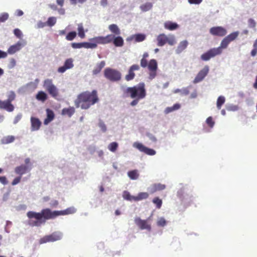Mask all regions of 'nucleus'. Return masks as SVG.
<instances>
[{
  "instance_id": "62",
  "label": "nucleus",
  "mask_w": 257,
  "mask_h": 257,
  "mask_svg": "<svg viewBox=\"0 0 257 257\" xmlns=\"http://www.w3.org/2000/svg\"><path fill=\"white\" fill-rule=\"evenodd\" d=\"M51 206L56 207L58 205V201L57 200H53L51 202Z\"/></svg>"
},
{
  "instance_id": "10",
  "label": "nucleus",
  "mask_w": 257,
  "mask_h": 257,
  "mask_svg": "<svg viewBox=\"0 0 257 257\" xmlns=\"http://www.w3.org/2000/svg\"><path fill=\"white\" fill-rule=\"evenodd\" d=\"M147 67L150 71L149 78L152 79L157 75V70L158 69L157 61L155 59H151L148 63Z\"/></svg>"
},
{
  "instance_id": "25",
  "label": "nucleus",
  "mask_w": 257,
  "mask_h": 257,
  "mask_svg": "<svg viewBox=\"0 0 257 257\" xmlns=\"http://www.w3.org/2000/svg\"><path fill=\"white\" fill-rule=\"evenodd\" d=\"M75 112V108L73 107H69L68 108H64L62 110L63 115H67L69 117H71Z\"/></svg>"
},
{
  "instance_id": "12",
  "label": "nucleus",
  "mask_w": 257,
  "mask_h": 257,
  "mask_svg": "<svg viewBox=\"0 0 257 257\" xmlns=\"http://www.w3.org/2000/svg\"><path fill=\"white\" fill-rule=\"evenodd\" d=\"M208 72L209 67L207 65L205 66L204 68L198 72L193 80V83L196 84L203 80L205 77L208 74Z\"/></svg>"
},
{
  "instance_id": "44",
  "label": "nucleus",
  "mask_w": 257,
  "mask_h": 257,
  "mask_svg": "<svg viewBox=\"0 0 257 257\" xmlns=\"http://www.w3.org/2000/svg\"><path fill=\"white\" fill-rule=\"evenodd\" d=\"M7 97V99L6 100L12 103V102L16 99V93L14 91H11L9 92Z\"/></svg>"
},
{
  "instance_id": "3",
  "label": "nucleus",
  "mask_w": 257,
  "mask_h": 257,
  "mask_svg": "<svg viewBox=\"0 0 257 257\" xmlns=\"http://www.w3.org/2000/svg\"><path fill=\"white\" fill-rule=\"evenodd\" d=\"M123 94L126 97L131 98L144 99L147 95L145 84L140 82L133 87H128L123 90Z\"/></svg>"
},
{
  "instance_id": "53",
  "label": "nucleus",
  "mask_w": 257,
  "mask_h": 257,
  "mask_svg": "<svg viewBox=\"0 0 257 257\" xmlns=\"http://www.w3.org/2000/svg\"><path fill=\"white\" fill-rule=\"evenodd\" d=\"M16 61L15 59L14 58H11L10 60L9 68H13L16 66Z\"/></svg>"
},
{
  "instance_id": "6",
  "label": "nucleus",
  "mask_w": 257,
  "mask_h": 257,
  "mask_svg": "<svg viewBox=\"0 0 257 257\" xmlns=\"http://www.w3.org/2000/svg\"><path fill=\"white\" fill-rule=\"evenodd\" d=\"M43 87L52 97L56 99L59 96V89L53 84L52 79H47L45 80Z\"/></svg>"
},
{
  "instance_id": "64",
  "label": "nucleus",
  "mask_w": 257,
  "mask_h": 257,
  "mask_svg": "<svg viewBox=\"0 0 257 257\" xmlns=\"http://www.w3.org/2000/svg\"><path fill=\"white\" fill-rule=\"evenodd\" d=\"M58 11L59 14L61 15H63L65 13V9L63 8H61V9H59L58 10Z\"/></svg>"
},
{
  "instance_id": "61",
  "label": "nucleus",
  "mask_w": 257,
  "mask_h": 257,
  "mask_svg": "<svg viewBox=\"0 0 257 257\" xmlns=\"http://www.w3.org/2000/svg\"><path fill=\"white\" fill-rule=\"evenodd\" d=\"M257 54V48H253L250 52V55L252 57H254Z\"/></svg>"
},
{
  "instance_id": "32",
  "label": "nucleus",
  "mask_w": 257,
  "mask_h": 257,
  "mask_svg": "<svg viewBox=\"0 0 257 257\" xmlns=\"http://www.w3.org/2000/svg\"><path fill=\"white\" fill-rule=\"evenodd\" d=\"M122 197L125 200L130 201H135L136 196L131 195L130 192L127 191H123Z\"/></svg>"
},
{
  "instance_id": "22",
  "label": "nucleus",
  "mask_w": 257,
  "mask_h": 257,
  "mask_svg": "<svg viewBox=\"0 0 257 257\" xmlns=\"http://www.w3.org/2000/svg\"><path fill=\"white\" fill-rule=\"evenodd\" d=\"M105 62L104 61H102L100 62L97 63L92 71V74L93 75H96L99 73L102 69L105 66Z\"/></svg>"
},
{
  "instance_id": "19",
  "label": "nucleus",
  "mask_w": 257,
  "mask_h": 257,
  "mask_svg": "<svg viewBox=\"0 0 257 257\" xmlns=\"http://www.w3.org/2000/svg\"><path fill=\"white\" fill-rule=\"evenodd\" d=\"M165 188V185L161 183H155L151 185V186L149 188V190L150 193L153 194L158 191L163 190Z\"/></svg>"
},
{
  "instance_id": "27",
  "label": "nucleus",
  "mask_w": 257,
  "mask_h": 257,
  "mask_svg": "<svg viewBox=\"0 0 257 257\" xmlns=\"http://www.w3.org/2000/svg\"><path fill=\"white\" fill-rule=\"evenodd\" d=\"M15 140V137L13 136H8L3 137L1 140V143L3 145L8 144L13 142Z\"/></svg>"
},
{
  "instance_id": "55",
  "label": "nucleus",
  "mask_w": 257,
  "mask_h": 257,
  "mask_svg": "<svg viewBox=\"0 0 257 257\" xmlns=\"http://www.w3.org/2000/svg\"><path fill=\"white\" fill-rule=\"evenodd\" d=\"M21 178L22 177L20 176L15 178L12 181V185L14 186L18 184L19 183H20L21 180Z\"/></svg>"
},
{
  "instance_id": "29",
  "label": "nucleus",
  "mask_w": 257,
  "mask_h": 257,
  "mask_svg": "<svg viewBox=\"0 0 257 257\" xmlns=\"http://www.w3.org/2000/svg\"><path fill=\"white\" fill-rule=\"evenodd\" d=\"M113 43L116 47H121L123 45L124 41L122 38L120 36H117L116 37H114Z\"/></svg>"
},
{
  "instance_id": "51",
  "label": "nucleus",
  "mask_w": 257,
  "mask_h": 257,
  "mask_svg": "<svg viewBox=\"0 0 257 257\" xmlns=\"http://www.w3.org/2000/svg\"><path fill=\"white\" fill-rule=\"evenodd\" d=\"M248 25L250 28H254L256 26V22L253 19L250 18L248 20Z\"/></svg>"
},
{
  "instance_id": "24",
  "label": "nucleus",
  "mask_w": 257,
  "mask_h": 257,
  "mask_svg": "<svg viewBox=\"0 0 257 257\" xmlns=\"http://www.w3.org/2000/svg\"><path fill=\"white\" fill-rule=\"evenodd\" d=\"M36 98L38 100L44 102L48 99V95L44 91H40L36 94Z\"/></svg>"
},
{
  "instance_id": "48",
  "label": "nucleus",
  "mask_w": 257,
  "mask_h": 257,
  "mask_svg": "<svg viewBox=\"0 0 257 257\" xmlns=\"http://www.w3.org/2000/svg\"><path fill=\"white\" fill-rule=\"evenodd\" d=\"M105 43L108 44L110 43L113 41V39H114V36L111 34L107 35V36L104 37Z\"/></svg>"
},
{
  "instance_id": "23",
  "label": "nucleus",
  "mask_w": 257,
  "mask_h": 257,
  "mask_svg": "<svg viewBox=\"0 0 257 257\" xmlns=\"http://www.w3.org/2000/svg\"><path fill=\"white\" fill-rule=\"evenodd\" d=\"M164 27L167 30L173 31L177 29L179 27V26L176 23H173L171 21H167L165 23Z\"/></svg>"
},
{
  "instance_id": "11",
  "label": "nucleus",
  "mask_w": 257,
  "mask_h": 257,
  "mask_svg": "<svg viewBox=\"0 0 257 257\" xmlns=\"http://www.w3.org/2000/svg\"><path fill=\"white\" fill-rule=\"evenodd\" d=\"M210 33L213 36L223 37L227 34L226 30L222 27H213L210 29Z\"/></svg>"
},
{
  "instance_id": "58",
  "label": "nucleus",
  "mask_w": 257,
  "mask_h": 257,
  "mask_svg": "<svg viewBox=\"0 0 257 257\" xmlns=\"http://www.w3.org/2000/svg\"><path fill=\"white\" fill-rule=\"evenodd\" d=\"M134 100L131 102L130 104L132 106H135L137 104H138L139 101L140 100H141L142 99H138V98H133Z\"/></svg>"
},
{
  "instance_id": "59",
  "label": "nucleus",
  "mask_w": 257,
  "mask_h": 257,
  "mask_svg": "<svg viewBox=\"0 0 257 257\" xmlns=\"http://www.w3.org/2000/svg\"><path fill=\"white\" fill-rule=\"evenodd\" d=\"M202 2V0H188L190 4H199Z\"/></svg>"
},
{
  "instance_id": "13",
  "label": "nucleus",
  "mask_w": 257,
  "mask_h": 257,
  "mask_svg": "<svg viewBox=\"0 0 257 257\" xmlns=\"http://www.w3.org/2000/svg\"><path fill=\"white\" fill-rule=\"evenodd\" d=\"M135 222L141 229H147L149 231L151 229V226L147 220H142L139 217H137L135 219Z\"/></svg>"
},
{
  "instance_id": "9",
  "label": "nucleus",
  "mask_w": 257,
  "mask_h": 257,
  "mask_svg": "<svg viewBox=\"0 0 257 257\" xmlns=\"http://www.w3.org/2000/svg\"><path fill=\"white\" fill-rule=\"evenodd\" d=\"M133 147L148 155L153 156L156 153L154 150L147 148L139 142H135L133 144Z\"/></svg>"
},
{
  "instance_id": "63",
  "label": "nucleus",
  "mask_w": 257,
  "mask_h": 257,
  "mask_svg": "<svg viewBox=\"0 0 257 257\" xmlns=\"http://www.w3.org/2000/svg\"><path fill=\"white\" fill-rule=\"evenodd\" d=\"M46 25H47L46 23H43V22H39L38 23V28H43L44 27H45Z\"/></svg>"
},
{
  "instance_id": "33",
  "label": "nucleus",
  "mask_w": 257,
  "mask_h": 257,
  "mask_svg": "<svg viewBox=\"0 0 257 257\" xmlns=\"http://www.w3.org/2000/svg\"><path fill=\"white\" fill-rule=\"evenodd\" d=\"M181 105L179 103H176L174 104L173 106L167 107L165 110V113L168 114L174 110L179 109Z\"/></svg>"
},
{
  "instance_id": "30",
  "label": "nucleus",
  "mask_w": 257,
  "mask_h": 257,
  "mask_svg": "<svg viewBox=\"0 0 257 257\" xmlns=\"http://www.w3.org/2000/svg\"><path fill=\"white\" fill-rule=\"evenodd\" d=\"M149 54L147 52H145L143 54V58L141 60V66L143 68H146L147 67L148 64V61L147 58L149 57Z\"/></svg>"
},
{
  "instance_id": "21",
  "label": "nucleus",
  "mask_w": 257,
  "mask_h": 257,
  "mask_svg": "<svg viewBox=\"0 0 257 257\" xmlns=\"http://www.w3.org/2000/svg\"><path fill=\"white\" fill-rule=\"evenodd\" d=\"M47 117L44 119V123L45 125L48 124L54 118V113L53 111L49 108L46 109Z\"/></svg>"
},
{
  "instance_id": "40",
  "label": "nucleus",
  "mask_w": 257,
  "mask_h": 257,
  "mask_svg": "<svg viewBox=\"0 0 257 257\" xmlns=\"http://www.w3.org/2000/svg\"><path fill=\"white\" fill-rule=\"evenodd\" d=\"M152 202L154 204H155L156 206V207L158 209H160L162 205V200L160 199L158 197H155L153 200Z\"/></svg>"
},
{
  "instance_id": "14",
  "label": "nucleus",
  "mask_w": 257,
  "mask_h": 257,
  "mask_svg": "<svg viewBox=\"0 0 257 257\" xmlns=\"http://www.w3.org/2000/svg\"><path fill=\"white\" fill-rule=\"evenodd\" d=\"M140 67L138 64H134L131 66L128 70V74L125 76V79L127 81H131L133 80L135 77V71L140 70Z\"/></svg>"
},
{
  "instance_id": "38",
  "label": "nucleus",
  "mask_w": 257,
  "mask_h": 257,
  "mask_svg": "<svg viewBox=\"0 0 257 257\" xmlns=\"http://www.w3.org/2000/svg\"><path fill=\"white\" fill-rule=\"evenodd\" d=\"M225 97L223 96H220L218 97L217 100L216 105L218 109H220L221 107V106L225 102Z\"/></svg>"
},
{
  "instance_id": "20",
  "label": "nucleus",
  "mask_w": 257,
  "mask_h": 257,
  "mask_svg": "<svg viewBox=\"0 0 257 257\" xmlns=\"http://www.w3.org/2000/svg\"><path fill=\"white\" fill-rule=\"evenodd\" d=\"M21 48L22 43L20 42H18L16 44L12 45L9 48L7 53L11 55L14 54L20 50Z\"/></svg>"
},
{
  "instance_id": "39",
  "label": "nucleus",
  "mask_w": 257,
  "mask_h": 257,
  "mask_svg": "<svg viewBox=\"0 0 257 257\" xmlns=\"http://www.w3.org/2000/svg\"><path fill=\"white\" fill-rule=\"evenodd\" d=\"M96 47H97V45L96 44V43H94V42H93V43L82 42V48L83 47V48H87V49H88V48L93 49V48H96Z\"/></svg>"
},
{
  "instance_id": "56",
  "label": "nucleus",
  "mask_w": 257,
  "mask_h": 257,
  "mask_svg": "<svg viewBox=\"0 0 257 257\" xmlns=\"http://www.w3.org/2000/svg\"><path fill=\"white\" fill-rule=\"evenodd\" d=\"M0 182L3 185H6L8 182L5 176H0Z\"/></svg>"
},
{
  "instance_id": "49",
  "label": "nucleus",
  "mask_w": 257,
  "mask_h": 257,
  "mask_svg": "<svg viewBox=\"0 0 257 257\" xmlns=\"http://www.w3.org/2000/svg\"><path fill=\"white\" fill-rule=\"evenodd\" d=\"M206 122L207 124H208V125L211 128L213 127L214 123H215V122H214V120H213V118L211 116L208 117L206 119Z\"/></svg>"
},
{
  "instance_id": "41",
  "label": "nucleus",
  "mask_w": 257,
  "mask_h": 257,
  "mask_svg": "<svg viewBox=\"0 0 257 257\" xmlns=\"http://www.w3.org/2000/svg\"><path fill=\"white\" fill-rule=\"evenodd\" d=\"M56 23V18L54 17H51L48 19L46 24L49 27H52Z\"/></svg>"
},
{
  "instance_id": "34",
  "label": "nucleus",
  "mask_w": 257,
  "mask_h": 257,
  "mask_svg": "<svg viewBox=\"0 0 257 257\" xmlns=\"http://www.w3.org/2000/svg\"><path fill=\"white\" fill-rule=\"evenodd\" d=\"M92 41L97 45V44H105L104 36L95 37L92 39Z\"/></svg>"
},
{
  "instance_id": "45",
  "label": "nucleus",
  "mask_w": 257,
  "mask_h": 257,
  "mask_svg": "<svg viewBox=\"0 0 257 257\" xmlns=\"http://www.w3.org/2000/svg\"><path fill=\"white\" fill-rule=\"evenodd\" d=\"M78 32L79 36L83 38L85 37V33L84 31L83 27L82 24H79L78 27Z\"/></svg>"
},
{
  "instance_id": "31",
  "label": "nucleus",
  "mask_w": 257,
  "mask_h": 257,
  "mask_svg": "<svg viewBox=\"0 0 257 257\" xmlns=\"http://www.w3.org/2000/svg\"><path fill=\"white\" fill-rule=\"evenodd\" d=\"M149 194L147 192H140L137 196H136L135 202L146 199L149 197Z\"/></svg>"
},
{
  "instance_id": "57",
  "label": "nucleus",
  "mask_w": 257,
  "mask_h": 257,
  "mask_svg": "<svg viewBox=\"0 0 257 257\" xmlns=\"http://www.w3.org/2000/svg\"><path fill=\"white\" fill-rule=\"evenodd\" d=\"M22 114H18L15 118L14 119V124H16L22 118Z\"/></svg>"
},
{
  "instance_id": "5",
  "label": "nucleus",
  "mask_w": 257,
  "mask_h": 257,
  "mask_svg": "<svg viewBox=\"0 0 257 257\" xmlns=\"http://www.w3.org/2000/svg\"><path fill=\"white\" fill-rule=\"evenodd\" d=\"M104 76L107 80L112 82L118 81L121 78V74L120 71L109 67L105 69Z\"/></svg>"
},
{
  "instance_id": "46",
  "label": "nucleus",
  "mask_w": 257,
  "mask_h": 257,
  "mask_svg": "<svg viewBox=\"0 0 257 257\" xmlns=\"http://www.w3.org/2000/svg\"><path fill=\"white\" fill-rule=\"evenodd\" d=\"M76 36V33L74 31L69 32L66 37V39L68 41L73 40Z\"/></svg>"
},
{
  "instance_id": "28",
  "label": "nucleus",
  "mask_w": 257,
  "mask_h": 257,
  "mask_svg": "<svg viewBox=\"0 0 257 257\" xmlns=\"http://www.w3.org/2000/svg\"><path fill=\"white\" fill-rule=\"evenodd\" d=\"M109 30L115 35H119L120 34V31L116 24H111L108 26Z\"/></svg>"
},
{
  "instance_id": "18",
  "label": "nucleus",
  "mask_w": 257,
  "mask_h": 257,
  "mask_svg": "<svg viewBox=\"0 0 257 257\" xmlns=\"http://www.w3.org/2000/svg\"><path fill=\"white\" fill-rule=\"evenodd\" d=\"M30 170L29 167L25 165H21L19 166L16 167L15 169V172L16 174L21 176L26 174Z\"/></svg>"
},
{
  "instance_id": "52",
  "label": "nucleus",
  "mask_w": 257,
  "mask_h": 257,
  "mask_svg": "<svg viewBox=\"0 0 257 257\" xmlns=\"http://www.w3.org/2000/svg\"><path fill=\"white\" fill-rule=\"evenodd\" d=\"M14 33L18 38H21L22 37V33L19 29H15L14 31Z\"/></svg>"
},
{
  "instance_id": "2",
  "label": "nucleus",
  "mask_w": 257,
  "mask_h": 257,
  "mask_svg": "<svg viewBox=\"0 0 257 257\" xmlns=\"http://www.w3.org/2000/svg\"><path fill=\"white\" fill-rule=\"evenodd\" d=\"M99 100L97 90H93L92 91H85L79 93L75 100L74 103L77 108L87 109L98 102Z\"/></svg>"
},
{
  "instance_id": "37",
  "label": "nucleus",
  "mask_w": 257,
  "mask_h": 257,
  "mask_svg": "<svg viewBox=\"0 0 257 257\" xmlns=\"http://www.w3.org/2000/svg\"><path fill=\"white\" fill-rule=\"evenodd\" d=\"M118 147V144L116 142H112L110 143L108 146V150L112 152H115L116 150L117 149Z\"/></svg>"
},
{
  "instance_id": "43",
  "label": "nucleus",
  "mask_w": 257,
  "mask_h": 257,
  "mask_svg": "<svg viewBox=\"0 0 257 257\" xmlns=\"http://www.w3.org/2000/svg\"><path fill=\"white\" fill-rule=\"evenodd\" d=\"M135 41L138 42H142L146 39V36L143 34H138L134 36Z\"/></svg>"
},
{
  "instance_id": "17",
  "label": "nucleus",
  "mask_w": 257,
  "mask_h": 257,
  "mask_svg": "<svg viewBox=\"0 0 257 257\" xmlns=\"http://www.w3.org/2000/svg\"><path fill=\"white\" fill-rule=\"evenodd\" d=\"M31 130L32 131H38L39 130L42 124L39 119L34 117H31Z\"/></svg>"
},
{
  "instance_id": "8",
  "label": "nucleus",
  "mask_w": 257,
  "mask_h": 257,
  "mask_svg": "<svg viewBox=\"0 0 257 257\" xmlns=\"http://www.w3.org/2000/svg\"><path fill=\"white\" fill-rule=\"evenodd\" d=\"M62 238V233L60 232H54L52 234L45 235L39 240L40 244L48 242H54L59 240Z\"/></svg>"
},
{
  "instance_id": "15",
  "label": "nucleus",
  "mask_w": 257,
  "mask_h": 257,
  "mask_svg": "<svg viewBox=\"0 0 257 257\" xmlns=\"http://www.w3.org/2000/svg\"><path fill=\"white\" fill-rule=\"evenodd\" d=\"M0 109H4L8 112H12L15 109L14 105L7 100H2L0 99Z\"/></svg>"
},
{
  "instance_id": "4",
  "label": "nucleus",
  "mask_w": 257,
  "mask_h": 257,
  "mask_svg": "<svg viewBox=\"0 0 257 257\" xmlns=\"http://www.w3.org/2000/svg\"><path fill=\"white\" fill-rule=\"evenodd\" d=\"M230 43V42L226 37H225L222 40L219 47L210 49L201 56V59L203 61H208L211 58L221 54L222 49L226 48Z\"/></svg>"
},
{
  "instance_id": "1",
  "label": "nucleus",
  "mask_w": 257,
  "mask_h": 257,
  "mask_svg": "<svg viewBox=\"0 0 257 257\" xmlns=\"http://www.w3.org/2000/svg\"><path fill=\"white\" fill-rule=\"evenodd\" d=\"M76 212L75 208L72 207L61 211H51L49 208L43 209L40 212L29 211L27 215L29 219L35 218L36 220H31L30 224L33 226H39L45 223L47 220L52 219L60 215H65L74 213Z\"/></svg>"
},
{
  "instance_id": "42",
  "label": "nucleus",
  "mask_w": 257,
  "mask_h": 257,
  "mask_svg": "<svg viewBox=\"0 0 257 257\" xmlns=\"http://www.w3.org/2000/svg\"><path fill=\"white\" fill-rule=\"evenodd\" d=\"M238 35L239 32L238 31L234 32L227 36L226 38L231 42V41L234 40L238 37Z\"/></svg>"
},
{
  "instance_id": "7",
  "label": "nucleus",
  "mask_w": 257,
  "mask_h": 257,
  "mask_svg": "<svg viewBox=\"0 0 257 257\" xmlns=\"http://www.w3.org/2000/svg\"><path fill=\"white\" fill-rule=\"evenodd\" d=\"M158 46H163L166 44H168L171 46L175 45L176 43L175 37L173 35L167 36L164 34H161L157 38Z\"/></svg>"
},
{
  "instance_id": "35",
  "label": "nucleus",
  "mask_w": 257,
  "mask_h": 257,
  "mask_svg": "<svg viewBox=\"0 0 257 257\" xmlns=\"http://www.w3.org/2000/svg\"><path fill=\"white\" fill-rule=\"evenodd\" d=\"M127 175L129 178L132 180L137 179L139 176L138 171L136 170L129 171Z\"/></svg>"
},
{
  "instance_id": "16",
  "label": "nucleus",
  "mask_w": 257,
  "mask_h": 257,
  "mask_svg": "<svg viewBox=\"0 0 257 257\" xmlns=\"http://www.w3.org/2000/svg\"><path fill=\"white\" fill-rule=\"evenodd\" d=\"M74 65L73 64V60L71 58L67 59L64 63L63 66L60 67L58 69L59 73H64L66 70L72 68Z\"/></svg>"
},
{
  "instance_id": "54",
  "label": "nucleus",
  "mask_w": 257,
  "mask_h": 257,
  "mask_svg": "<svg viewBox=\"0 0 257 257\" xmlns=\"http://www.w3.org/2000/svg\"><path fill=\"white\" fill-rule=\"evenodd\" d=\"M71 46L74 49L81 48H82V43H73Z\"/></svg>"
},
{
  "instance_id": "26",
  "label": "nucleus",
  "mask_w": 257,
  "mask_h": 257,
  "mask_svg": "<svg viewBox=\"0 0 257 257\" xmlns=\"http://www.w3.org/2000/svg\"><path fill=\"white\" fill-rule=\"evenodd\" d=\"M188 44V43L187 41H186V40H184L183 41H181L179 43V44L176 49L177 53L179 54V53H181L182 51H183L187 47Z\"/></svg>"
},
{
  "instance_id": "50",
  "label": "nucleus",
  "mask_w": 257,
  "mask_h": 257,
  "mask_svg": "<svg viewBox=\"0 0 257 257\" xmlns=\"http://www.w3.org/2000/svg\"><path fill=\"white\" fill-rule=\"evenodd\" d=\"M9 14L7 13H4L0 16V22H4L9 18Z\"/></svg>"
},
{
  "instance_id": "36",
  "label": "nucleus",
  "mask_w": 257,
  "mask_h": 257,
  "mask_svg": "<svg viewBox=\"0 0 257 257\" xmlns=\"http://www.w3.org/2000/svg\"><path fill=\"white\" fill-rule=\"evenodd\" d=\"M153 7V5L151 3H146L140 6L141 10L143 12H147L150 10Z\"/></svg>"
},
{
  "instance_id": "47",
  "label": "nucleus",
  "mask_w": 257,
  "mask_h": 257,
  "mask_svg": "<svg viewBox=\"0 0 257 257\" xmlns=\"http://www.w3.org/2000/svg\"><path fill=\"white\" fill-rule=\"evenodd\" d=\"M166 223L167 222L165 218L163 217H161L158 219L157 222V224L159 226L164 227L166 225Z\"/></svg>"
},
{
  "instance_id": "60",
  "label": "nucleus",
  "mask_w": 257,
  "mask_h": 257,
  "mask_svg": "<svg viewBox=\"0 0 257 257\" xmlns=\"http://www.w3.org/2000/svg\"><path fill=\"white\" fill-rule=\"evenodd\" d=\"M8 56V53L6 52L0 50V59L5 58Z\"/></svg>"
}]
</instances>
